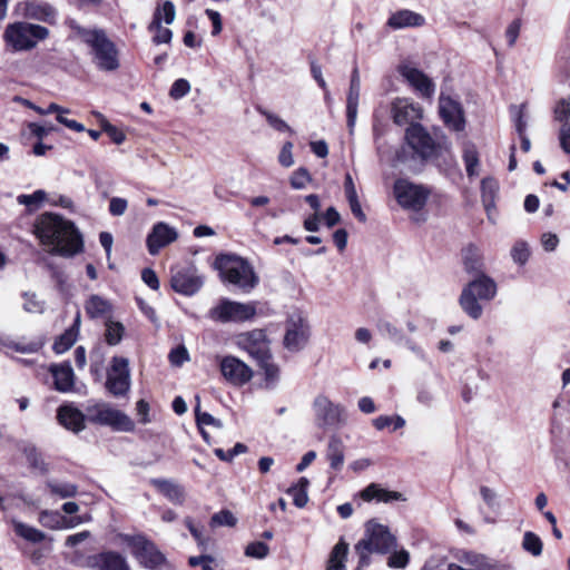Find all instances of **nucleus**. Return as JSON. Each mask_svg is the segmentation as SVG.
<instances>
[{
    "label": "nucleus",
    "mask_w": 570,
    "mask_h": 570,
    "mask_svg": "<svg viewBox=\"0 0 570 570\" xmlns=\"http://www.w3.org/2000/svg\"><path fill=\"white\" fill-rule=\"evenodd\" d=\"M107 390L115 396L125 395L130 387V376L128 360L125 357H114L111 368L108 372L106 381Z\"/></svg>",
    "instance_id": "obj_15"
},
{
    "label": "nucleus",
    "mask_w": 570,
    "mask_h": 570,
    "mask_svg": "<svg viewBox=\"0 0 570 570\" xmlns=\"http://www.w3.org/2000/svg\"><path fill=\"white\" fill-rule=\"evenodd\" d=\"M326 459L330 461L331 468L336 471L341 470L344 464V444L337 435H332L330 438Z\"/></svg>",
    "instance_id": "obj_31"
},
{
    "label": "nucleus",
    "mask_w": 570,
    "mask_h": 570,
    "mask_svg": "<svg viewBox=\"0 0 570 570\" xmlns=\"http://www.w3.org/2000/svg\"><path fill=\"white\" fill-rule=\"evenodd\" d=\"M19 10L30 19L49 21L55 18V9L50 4L36 0L19 3Z\"/></svg>",
    "instance_id": "obj_28"
},
{
    "label": "nucleus",
    "mask_w": 570,
    "mask_h": 570,
    "mask_svg": "<svg viewBox=\"0 0 570 570\" xmlns=\"http://www.w3.org/2000/svg\"><path fill=\"white\" fill-rule=\"evenodd\" d=\"M149 31L155 32L154 42L157 45L168 43L171 40L173 33L168 28H164L160 22H158L157 27H153V21L148 27Z\"/></svg>",
    "instance_id": "obj_50"
},
{
    "label": "nucleus",
    "mask_w": 570,
    "mask_h": 570,
    "mask_svg": "<svg viewBox=\"0 0 570 570\" xmlns=\"http://www.w3.org/2000/svg\"><path fill=\"white\" fill-rule=\"evenodd\" d=\"M424 23V18L411 10H401L392 14L387 24L393 29H402L406 27H420Z\"/></svg>",
    "instance_id": "obj_29"
},
{
    "label": "nucleus",
    "mask_w": 570,
    "mask_h": 570,
    "mask_svg": "<svg viewBox=\"0 0 570 570\" xmlns=\"http://www.w3.org/2000/svg\"><path fill=\"white\" fill-rule=\"evenodd\" d=\"M49 31L40 24L24 21L9 23L3 31V41L12 51H29L46 39Z\"/></svg>",
    "instance_id": "obj_4"
},
{
    "label": "nucleus",
    "mask_w": 570,
    "mask_h": 570,
    "mask_svg": "<svg viewBox=\"0 0 570 570\" xmlns=\"http://www.w3.org/2000/svg\"><path fill=\"white\" fill-rule=\"evenodd\" d=\"M311 180V175L305 168H298L291 177V185L294 189H302Z\"/></svg>",
    "instance_id": "obj_53"
},
{
    "label": "nucleus",
    "mask_w": 570,
    "mask_h": 570,
    "mask_svg": "<svg viewBox=\"0 0 570 570\" xmlns=\"http://www.w3.org/2000/svg\"><path fill=\"white\" fill-rule=\"evenodd\" d=\"M410 554L406 550H401L394 552L387 560V566L390 568H405L409 563Z\"/></svg>",
    "instance_id": "obj_55"
},
{
    "label": "nucleus",
    "mask_w": 570,
    "mask_h": 570,
    "mask_svg": "<svg viewBox=\"0 0 570 570\" xmlns=\"http://www.w3.org/2000/svg\"><path fill=\"white\" fill-rule=\"evenodd\" d=\"M377 328L383 335H386L390 338L401 337V332L399 331V328L389 321H380L377 324Z\"/></svg>",
    "instance_id": "obj_62"
},
{
    "label": "nucleus",
    "mask_w": 570,
    "mask_h": 570,
    "mask_svg": "<svg viewBox=\"0 0 570 570\" xmlns=\"http://www.w3.org/2000/svg\"><path fill=\"white\" fill-rule=\"evenodd\" d=\"M511 258L518 265H524L530 257V247L529 244L524 240H518L511 248Z\"/></svg>",
    "instance_id": "obj_44"
},
{
    "label": "nucleus",
    "mask_w": 570,
    "mask_h": 570,
    "mask_svg": "<svg viewBox=\"0 0 570 570\" xmlns=\"http://www.w3.org/2000/svg\"><path fill=\"white\" fill-rule=\"evenodd\" d=\"M38 520L48 529L60 530L63 528L77 527L78 524L88 521L89 518L73 517L67 521L58 511L42 510L39 513Z\"/></svg>",
    "instance_id": "obj_24"
},
{
    "label": "nucleus",
    "mask_w": 570,
    "mask_h": 570,
    "mask_svg": "<svg viewBox=\"0 0 570 570\" xmlns=\"http://www.w3.org/2000/svg\"><path fill=\"white\" fill-rule=\"evenodd\" d=\"M405 140L422 159H430L438 156L442 149H449L445 141H435L420 124L407 127L405 131Z\"/></svg>",
    "instance_id": "obj_9"
},
{
    "label": "nucleus",
    "mask_w": 570,
    "mask_h": 570,
    "mask_svg": "<svg viewBox=\"0 0 570 570\" xmlns=\"http://www.w3.org/2000/svg\"><path fill=\"white\" fill-rule=\"evenodd\" d=\"M79 322H80V317L78 315L76 317L75 324L70 328L65 331L56 340V342L53 343V351L57 354L65 353L67 350H69L75 344V342L77 341V336H78V325H79Z\"/></svg>",
    "instance_id": "obj_35"
},
{
    "label": "nucleus",
    "mask_w": 570,
    "mask_h": 570,
    "mask_svg": "<svg viewBox=\"0 0 570 570\" xmlns=\"http://www.w3.org/2000/svg\"><path fill=\"white\" fill-rule=\"evenodd\" d=\"M360 497L362 500L370 502L376 500L377 502L389 503L392 501H405V498L401 492L389 491L383 489L377 483L368 484L364 490L361 491Z\"/></svg>",
    "instance_id": "obj_27"
},
{
    "label": "nucleus",
    "mask_w": 570,
    "mask_h": 570,
    "mask_svg": "<svg viewBox=\"0 0 570 570\" xmlns=\"http://www.w3.org/2000/svg\"><path fill=\"white\" fill-rule=\"evenodd\" d=\"M315 420L321 428H335L344 423L345 409L341 404L333 403L325 395H317L313 402Z\"/></svg>",
    "instance_id": "obj_13"
},
{
    "label": "nucleus",
    "mask_w": 570,
    "mask_h": 570,
    "mask_svg": "<svg viewBox=\"0 0 570 570\" xmlns=\"http://www.w3.org/2000/svg\"><path fill=\"white\" fill-rule=\"evenodd\" d=\"M124 335V326L118 322H107L106 323V342L109 345H117Z\"/></svg>",
    "instance_id": "obj_45"
},
{
    "label": "nucleus",
    "mask_w": 570,
    "mask_h": 570,
    "mask_svg": "<svg viewBox=\"0 0 570 570\" xmlns=\"http://www.w3.org/2000/svg\"><path fill=\"white\" fill-rule=\"evenodd\" d=\"M268 553V546L262 541L250 542L245 548V556L253 559H264Z\"/></svg>",
    "instance_id": "obj_48"
},
{
    "label": "nucleus",
    "mask_w": 570,
    "mask_h": 570,
    "mask_svg": "<svg viewBox=\"0 0 570 570\" xmlns=\"http://www.w3.org/2000/svg\"><path fill=\"white\" fill-rule=\"evenodd\" d=\"M77 36L91 48L94 61L100 70L114 71L119 68L118 50L100 29L73 27Z\"/></svg>",
    "instance_id": "obj_3"
},
{
    "label": "nucleus",
    "mask_w": 570,
    "mask_h": 570,
    "mask_svg": "<svg viewBox=\"0 0 570 570\" xmlns=\"http://www.w3.org/2000/svg\"><path fill=\"white\" fill-rule=\"evenodd\" d=\"M400 73L422 97L431 98L434 95V83L421 70L410 65H403L400 67Z\"/></svg>",
    "instance_id": "obj_20"
},
{
    "label": "nucleus",
    "mask_w": 570,
    "mask_h": 570,
    "mask_svg": "<svg viewBox=\"0 0 570 570\" xmlns=\"http://www.w3.org/2000/svg\"><path fill=\"white\" fill-rule=\"evenodd\" d=\"M203 284V276L193 266L171 272L170 285L179 294L191 296L202 288Z\"/></svg>",
    "instance_id": "obj_16"
},
{
    "label": "nucleus",
    "mask_w": 570,
    "mask_h": 570,
    "mask_svg": "<svg viewBox=\"0 0 570 570\" xmlns=\"http://www.w3.org/2000/svg\"><path fill=\"white\" fill-rule=\"evenodd\" d=\"M96 116L100 119L102 130L115 144L120 145L125 141L126 135L121 130L111 125L101 114L97 112Z\"/></svg>",
    "instance_id": "obj_46"
},
{
    "label": "nucleus",
    "mask_w": 570,
    "mask_h": 570,
    "mask_svg": "<svg viewBox=\"0 0 570 570\" xmlns=\"http://www.w3.org/2000/svg\"><path fill=\"white\" fill-rule=\"evenodd\" d=\"M524 109H525L524 104L519 107H515V106L512 107V114H513L514 121H515V129H517V132L519 136L525 135L527 122L523 119Z\"/></svg>",
    "instance_id": "obj_57"
},
{
    "label": "nucleus",
    "mask_w": 570,
    "mask_h": 570,
    "mask_svg": "<svg viewBox=\"0 0 570 570\" xmlns=\"http://www.w3.org/2000/svg\"><path fill=\"white\" fill-rule=\"evenodd\" d=\"M33 234L50 254L72 257L83 249L75 224L53 213H43L33 224Z\"/></svg>",
    "instance_id": "obj_1"
},
{
    "label": "nucleus",
    "mask_w": 570,
    "mask_h": 570,
    "mask_svg": "<svg viewBox=\"0 0 570 570\" xmlns=\"http://www.w3.org/2000/svg\"><path fill=\"white\" fill-rule=\"evenodd\" d=\"M128 203L125 198L112 197L109 203V212L112 216H121L126 213Z\"/></svg>",
    "instance_id": "obj_60"
},
{
    "label": "nucleus",
    "mask_w": 570,
    "mask_h": 570,
    "mask_svg": "<svg viewBox=\"0 0 570 570\" xmlns=\"http://www.w3.org/2000/svg\"><path fill=\"white\" fill-rule=\"evenodd\" d=\"M348 544L341 539L332 549L326 570H346Z\"/></svg>",
    "instance_id": "obj_33"
},
{
    "label": "nucleus",
    "mask_w": 570,
    "mask_h": 570,
    "mask_svg": "<svg viewBox=\"0 0 570 570\" xmlns=\"http://www.w3.org/2000/svg\"><path fill=\"white\" fill-rule=\"evenodd\" d=\"M292 150H293V144L291 141H286L283 145L282 150L278 155V161L282 166L291 167L294 164Z\"/></svg>",
    "instance_id": "obj_59"
},
{
    "label": "nucleus",
    "mask_w": 570,
    "mask_h": 570,
    "mask_svg": "<svg viewBox=\"0 0 570 570\" xmlns=\"http://www.w3.org/2000/svg\"><path fill=\"white\" fill-rule=\"evenodd\" d=\"M392 118L396 125H415L423 116L422 108L407 98H396L392 102Z\"/></svg>",
    "instance_id": "obj_19"
},
{
    "label": "nucleus",
    "mask_w": 570,
    "mask_h": 570,
    "mask_svg": "<svg viewBox=\"0 0 570 570\" xmlns=\"http://www.w3.org/2000/svg\"><path fill=\"white\" fill-rule=\"evenodd\" d=\"M393 193L401 207L412 210L423 208L429 196V191L424 187L403 178L394 183Z\"/></svg>",
    "instance_id": "obj_12"
},
{
    "label": "nucleus",
    "mask_w": 570,
    "mask_h": 570,
    "mask_svg": "<svg viewBox=\"0 0 570 570\" xmlns=\"http://www.w3.org/2000/svg\"><path fill=\"white\" fill-rule=\"evenodd\" d=\"M153 484L169 501H171L175 504H183V502L185 500V491L180 484H178L174 481L164 480V479L153 480Z\"/></svg>",
    "instance_id": "obj_30"
},
{
    "label": "nucleus",
    "mask_w": 570,
    "mask_h": 570,
    "mask_svg": "<svg viewBox=\"0 0 570 570\" xmlns=\"http://www.w3.org/2000/svg\"><path fill=\"white\" fill-rule=\"evenodd\" d=\"M57 417L61 425L73 432H80L85 429V415L80 410L72 405H61L58 409Z\"/></svg>",
    "instance_id": "obj_26"
},
{
    "label": "nucleus",
    "mask_w": 570,
    "mask_h": 570,
    "mask_svg": "<svg viewBox=\"0 0 570 570\" xmlns=\"http://www.w3.org/2000/svg\"><path fill=\"white\" fill-rule=\"evenodd\" d=\"M177 237L178 234L175 228L165 223H157L147 237L148 252L156 255L161 247L175 242Z\"/></svg>",
    "instance_id": "obj_22"
},
{
    "label": "nucleus",
    "mask_w": 570,
    "mask_h": 570,
    "mask_svg": "<svg viewBox=\"0 0 570 570\" xmlns=\"http://www.w3.org/2000/svg\"><path fill=\"white\" fill-rule=\"evenodd\" d=\"M111 308L110 302L99 295H91L85 305L86 313L91 318L104 317L111 312Z\"/></svg>",
    "instance_id": "obj_34"
},
{
    "label": "nucleus",
    "mask_w": 570,
    "mask_h": 570,
    "mask_svg": "<svg viewBox=\"0 0 570 570\" xmlns=\"http://www.w3.org/2000/svg\"><path fill=\"white\" fill-rule=\"evenodd\" d=\"M45 345L42 338H36L29 342L24 341H7L2 343L3 348L13 350L23 354L37 353Z\"/></svg>",
    "instance_id": "obj_36"
},
{
    "label": "nucleus",
    "mask_w": 570,
    "mask_h": 570,
    "mask_svg": "<svg viewBox=\"0 0 570 570\" xmlns=\"http://www.w3.org/2000/svg\"><path fill=\"white\" fill-rule=\"evenodd\" d=\"M237 522V519L229 510H222L210 518V527L217 528V527H234Z\"/></svg>",
    "instance_id": "obj_47"
},
{
    "label": "nucleus",
    "mask_w": 570,
    "mask_h": 570,
    "mask_svg": "<svg viewBox=\"0 0 570 570\" xmlns=\"http://www.w3.org/2000/svg\"><path fill=\"white\" fill-rule=\"evenodd\" d=\"M261 114L263 116H265L268 125L271 127H273L275 130L293 132L291 127L283 119H281L278 116H276L275 114H272V112L266 111V110H261Z\"/></svg>",
    "instance_id": "obj_52"
},
{
    "label": "nucleus",
    "mask_w": 570,
    "mask_h": 570,
    "mask_svg": "<svg viewBox=\"0 0 570 570\" xmlns=\"http://www.w3.org/2000/svg\"><path fill=\"white\" fill-rule=\"evenodd\" d=\"M497 295V284L489 276L481 274L478 278L470 282L462 291L459 303L461 308L473 320H479L482 315L480 301H491Z\"/></svg>",
    "instance_id": "obj_5"
},
{
    "label": "nucleus",
    "mask_w": 570,
    "mask_h": 570,
    "mask_svg": "<svg viewBox=\"0 0 570 570\" xmlns=\"http://www.w3.org/2000/svg\"><path fill=\"white\" fill-rule=\"evenodd\" d=\"M560 146L564 153L570 154V122L566 121L559 134Z\"/></svg>",
    "instance_id": "obj_64"
},
{
    "label": "nucleus",
    "mask_w": 570,
    "mask_h": 570,
    "mask_svg": "<svg viewBox=\"0 0 570 570\" xmlns=\"http://www.w3.org/2000/svg\"><path fill=\"white\" fill-rule=\"evenodd\" d=\"M87 420L100 425L110 426L115 431L131 432L135 429L134 421L120 410L109 403L97 402L86 407Z\"/></svg>",
    "instance_id": "obj_7"
},
{
    "label": "nucleus",
    "mask_w": 570,
    "mask_h": 570,
    "mask_svg": "<svg viewBox=\"0 0 570 570\" xmlns=\"http://www.w3.org/2000/svg\"><path fill=\"white\" fill-rule=\"evenodd\" d=\"M46 196L47 194L43 190L39 189L30 195H19L17 200L21 205L32 206L42 203L46 199Z\"/></svg>",
    "instance_id": "obj_56"
},
{
    "label": "nucleus",
    "mask_w": 570,
    "mask_h": 570,
    "mask_svg": "<svg viewBox=\"0 0 570 570\" xmlns=\"http://www.w3.org/2000/svg\"><path fill=\"white\" fill-rule=\"evenodd\" d=\"M53 376L55 389L58 392L67 393L72 391L75 385V373L70 363L52 364L49 367Z\"/></svg>",
    "instance_id": "obj_25"
},
{
    "label": "nucleus",
    "mask_w": 570,
    "mask_h": 570,
    "mask_svg": "<svg viewBox=\"0 0 570 570\" xmlns=\"http://www.w3.org/2000/svg\"><path fill=\"white\" fill-rule=\"evenodd\" d=\"M288 493L293 495V502L297 508H304L308 501L307 492L298 487H291Z\"/></svg>",
    "instance_id": "obj_61"
},
{
    "label": "nucleus",
    "mask_w": 570,
    "mask_h": 570,
    "mask_svg": "<svg viewBox=\"0 0 570 570\" xmlns=\"http://www.w3.org/2000/svg\"><path fill=\"white\" fill-rule=\"evenodd\" d=\"M395 546L396 539L386 525L375 520L367 521L364 537L355 544V551L358 556L357 570L370 566L372 553L385 554Z\"/></svg>",
    "instance_id": "obj_2"
},
{
    "label": "nucleus",
    "mask_w": 570,
    "mask_h": 570,
    "mask_svg": "<svg viewBox=\"0 0 570 570\" xmlns=\"http://www.w3.org/2000/svg\"><path fill=\"white\" fill-rule=\"evenodd\" d=\"M258 365L264 371V377H265V384L267 387H275L277 382L279 381V367L272 362V355L269 354V357H266L263 361H258Z\"/></svg>",
    "instance_id": "obj_40"
},
{
    "label": "nucleus",
    "mask_w": 570,
    "mask_h": 570,
    "mask_svg": "<svg viewBox=\"0 0 570 570\" xmlns=\"http://www.w3.org/2000/svg\"><path fill=\"white\" fill-rule=\"evenodd\" d=\"M466 562L470 563V564H476V566H480L481 569H465L459 564H455V563H450L449 567H448V570H483V561H484V557L482 556H476V554H468L466 558H465Z\"/></svg>",
    "instance_id": "obj_63"
},
{
    "label": "nucleus",
    "mask_w": 570,
    "mask_h": 570,
    "mask_svg": "<svg viewBox=\"0 0 570 570\" xmlns=\"http://www.w3.org/2000/svg\"><path fill=\"white\" fill-rule=\"evenodd\" d=\"M176 17V8L175 4L166 0L163 2L161 6L157 7L154 17H153V27H157L158 22H165L167 24H170L174 22Z\"/></svg>",
    "instance_id": "obj_39"
},
{
    "label": "nucleus",
    "mask_w": 570,
    "mask_h": 570,
    "mask_svg": "<svg viewBox=\"0 0 570 570\" xmlns=\"http://www.w3.org/2000/svg\"><path fill=\"white\" fill-rule=\"evenodd\" d=\"M23 308L28 313H42L43 302L38 299L36 294L26 293L23 295Z\"/></svg>",
    "instance_id": "obj_51"
},
{
    "label": "nucleus",
    "mask_w": 570,
    "mask_h": 570,
    "mask_svg": "<svg viewBox=\"0 0 570 570\" xmlns=\"http://www.w3.org/2000/svg\"><path fill=\"white\" fill-rule=\"evenodd\" d=\"M361 91V80L357 67H355L352 71L350 89L346 98V117H347V127L350 132H353L356 118H357V109H358V99Z\"/></svg>",
    "instance_id": "obj_23"
},
{
    "label": "nucleus",
    "mask_w": 570,
    "mask_h": 570,
    "mask_svg": "<svg viewBox=\"0 0 570 570\" xmlns=\"http://www.w3.org/2000/svg\"><path fill=\"white\" fill-rule=\"evenodd\" d=\"M190 90V85L185 79H177L171 88H170V96L175 99H179L187 95Z\"/></svg>",
    "instance_id": "obj_58"
},
{
    "label": "nucleus",
    "mask_w": 570,
    "mask_h": 570,
    "mask_svg": "<svg viewBox=\"0 0 570 570\" xmlns=\"http://www.w3.org/2000/svg\"><path fill=\"white\" fill-rule=\"evenodd\" d=\"M223 377L234 386H243L253 377V370L236 356H217Z\"/></svg>",
    "instance_id": "obj_14"
},
{
    "label": "nucleus",
    "mask_w": 570,
    "mask_h": 570,
    "mask_svg": "<svg viewBox=\"0 0 570 570\" xmlns=\"http://www.w3.org/2000/svg\"><path fill=\"white\" fill-rule=\"evenodd\" d=\"M184 523L188 528L195 541L197 542L198 549L202 552L208 551L213 543L212 539L209 537L204 535L203 530L194 524L191 518H185Z\"/></svg>",
    "instance_id": "obj_43"
},
{
    "label": "nucleus",
    "mask_w": 570,
    "mask_h": 570,
    "mask_svg": "<svg viewBox=\"0 0 570 570\" xmlns=\"http://www.w3.org/2000/svg\"><path fill=\"white\" fill-rule=\"evenodd\" d=\"M26 456L32 468L38 469L41 472L48 471L41 454L35 448L26 449Z\"/></svg>",
    "instance_id": "obj_54"
},
{
    "label": "nucleus",
    "mask_w": 570,
    "mask_h": 570,
    "mask_svg": "<svg viewBox=\"0 0 570 570\" xmlns=\"http://www.w3.org/2000/svg\"><path fill=\"white\" fill-rule=\"evenodd\" d=\"M309 325L301 313H293L285 323L283 344L289 352H299L308 343Z\"/></svg>",
    "instance_id": "obj_11"
},
{
    "label": "nucleus",
    "mask_w": 570,
    "mask_h": 570,
    "mask_svg": "<svg viewBox=\"0 0 570 570\" xmlns=\"http://www.w3.org/2000/svg\"><path fill=\"white\" fill-rule=\"evenodd\" d=\"M46 488L51 495L60 499L73 498L78 493V485L68 481L50 479L46 482Z\"/></svg>",
    "instance_id": "obj_32"
},
{
    "label": "nucleus",
    "mask_w": 570,
    "mask_h": 570,
    "mask_svg": "<svg viewBox=\"0 0 570 570\" xmlns=\"http://www.w3.org/2000/svg\"><path fill=\"white\" fill-rule=\"evenodd\" d=\"M196 420H197V424L199 425L200 428V432H202V435L203 438L208 441V434L207 432L202 428L203 425H214L218 429L222 428V423L220 421H218L217 419H215L213 415H210L209 413H206V412H199L197 411L196 412Z\"/></svg>",
    "instance_id": "obj_49"
},
{
    "label": "nucleus",
    "mask_w": 570,
    "mask_h": 570,
    "mask_svg": "<svg viewBox=\"0 0 570 570\" xmlns=\"http://www.w3.org/2000/svg\"><path fill=\"white\" fill-rule=\"evenodd\" d=\"M463 160L465 164V170L469 177L476 176L479 174V154L474 144L466 141L463 146Z\"/></svg>",
    "instance_id": "obj_38"
},
{
    "label": "nucleus",
    "mask_w": 570,
    "mask_h": 570,
    "mask_svg": "<svg viewBox=\"0 0 570 570\" xmlns=\"http://www.w3.org/2000/svg\"><path fill=\"white\" fill-rule=\"evenodd\" d=\"M87 563L94 570H130L126 558L115 551L90 556Z\"/></svg>",
    "instance_id": "obj_21"
},
{
    "label": "nucleus",
    "mask_w": 570,
    "mask_h": 570,
    "mask_svg": "<svg viewBox=\"0 0 570 570\" xmlns=\"http://www.w3.org/2000/svg\"><path fill=\"white\" fill-rule=\"evenodd\" d=\"M122 543L127 544L134 557L146 568L156 569L165 563V556L158 550L156 544L142 534L119 535Z\"/></svg>",
    "instance_id": "obj_8"
},
{
    "label": "nucleus",
    "mask_w": 570,
    "mask_h": 570,
    "mask_svg": "<svg viewBox=\"0 0 570 570\" xmlns=\"http://www.w3.org/2000/svg\"><path fill=\"white\" fill-rule=\"evenodd\" d=\"M463 261L465 269L469 273H479L482 271V257L479 249L474 246H469L464 249Z\"/></svg>",
    "instance_id": "obj_41"
},
{
    "label": "nucleus",
    "mask_w": 570,
    "mask_h": 570,
    "mask_svg": "<svg viewBox=\"0 0 570 570\" xmlns=\"http://www.w3.org/2000/svg\"><path fill=\"white\" fill-rule=\"evenodd\" d=\"M13 529L17 535L23 538L24 540L32 542V543H39L42 542L46 539V534L23 522L12 520Z\"/></svg>",
    "instance_id": "obj_37"
},
{
    "label": "nucleus",
    "mask_w": 570,
    "mask_h": 570,
    "mask_svg": "<svg viewBox=\"0 0 570 570\" xmlns=\"http://www.w3.org/2000/svg\"><path fill=\"white\" fill-rule=\"evenodd\" d=\"M439 112L449 128L455 131H462L464 129L465 120L463 110L458 101L442 95L439 99Z\"/></svg>",
    "instance_id": "obj_18"
},
{
    "label": "nucleus",
    "mask_w": 570,
    "mask_h": 570,
    "mask_svg": "<svg viewBox=\"0 0 570 570\" xmlns=\"http://www.w3.org/2000/svg\"><path fill=\"white\" fill-rule=\"evenodd\" d=\"M216 265L225 281L245 292L252 291L258 283L253 267L240 257L224 255L217 257Z\"/></svg>",
    "instance_id": "obj_6"
},
{
    "label": "nucleus",
    "mask_w": 570,
    "mask_h": 570,
    "mask_svg": "<svg viewBox=\"0 0 570 570\" xmlns=\"http://www.w3.org/2000/svg\"><path fill=\"white\" fill-rule=\"evenodd\" d=\"M255 314L256 305L254 303H240L224 298L209 311L208 316L215 322L239 323L252 320Z\"/></svg>",
    "instance_id": "obj_10"
},
{
    "label": "nucleus",
    "mask_w": 570,
    "mask_h": 570,
    "mask_svg": "<svg viewBox=\"0 0 570 570\" xmlns=\"http://www.w3.org/2000/svg\"><path fill=\"white\" fill-rule=\"evenodd\" d=\"M237 344L257 362L269 357V343L263 330H254L239 334Z\"/></svg>",
    "instance_id": "obj_17"
},
{
    "label": "nucleus",
    "mask_w": 570,
    "mask_h": 570,
    "mask_svg": "<svg viewBox=\"0 0 570 570\" xmlns=\"http://www.w3.org/2000/svg\"><path fill=\"white\" fill-rule=\"evenodd\" d=\"M522 549L533 557H539L543 550V542L541 538L532 532L525 531L522 539Z\"/></svg>",
    "instance_id": "obj_42"
}]
</instances>
